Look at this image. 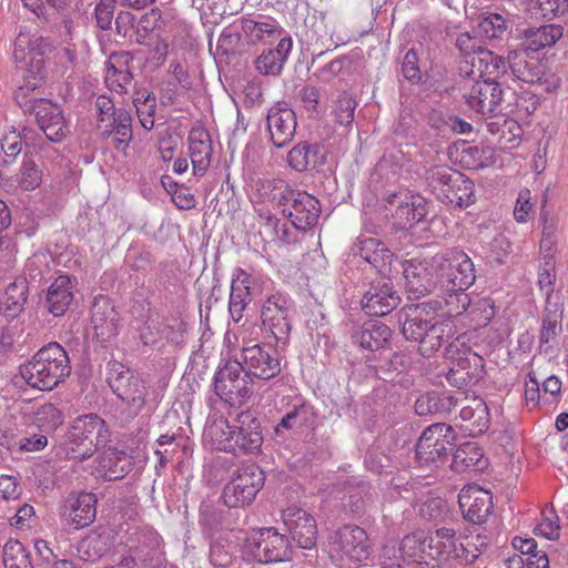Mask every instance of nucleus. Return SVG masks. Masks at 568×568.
<instances>
[{
    "mask_svg": "<svg viewBox=\"0 0 568 568\" xmlns=\"http://www.w3.org/2000/svg\"><path fill=\"white\" fill-rule=\"evenodd\" d=\"M392 332L378 320H371L357 326L352 332V341L363 349L378 351L389 341Z\"/></svg>",
    "mask_w": 568,
    "mask_h": 568,
    "instance_id": "obj_32",
    "label": "nucleus"
},
{
    "mask_svg": "<svg viewBox=\"0 0 568 568\" xmlns=\"http://www.w3.org/2000/svg\"><path fill=\"white\" fill-rule=\"evenodd\" d=\"M455 176L457 182L448 193H445V201L467 207L475 202L474 183L464 174Z\"/></svg>",
    "mask_w": 568,
    "mask_h": 568,
    "instance_id": "obj_61",
    "label": "nucleus"
},
{
    "mask_svg": "<svg viewBox=\"0 0 568 568\" xmlns=\"http://www.w3.org/2000/svg\"><path fill=\"white\" fill-rule=\"evenodd\" d=\"M561 320L562 313L558 307L554 310L546 307L539 334L540 344H548L561 333Z\"/></svg>",
    "mask_w": 568,
    "mask_h": 568,
    "instance_id": "obj_63",
    "label": "nucleus"
},
{
    "mask_svg": "<svg viewBox=\"0 0 568 568\" xmlns=\"http://www.w3.org/2000/svg\"><path fill=\"white\" fill-rule=\"evenodd\" d=\"M428 568H442L454 559L459 564H471L476 555H470L464 544L458 542L453 528L442 527L428 530Z\"/></svg>",
    "mask_w": 568,
    "mask_h": 568,
    "instance_id": "obj_12",
    "label": "nucleus"
},
{
    "mask_svg": "<svg viewBox=\"0 0 568 568\" xmlns=\"http://www.w3.org/2000/svg\"><path fill=\"white\" fill-rule=\"evenodd\" d=\"M488 131L499 135V143L504 148L513 149L519 145L524 130L514 119H505L501 124L490 122L487 124Z\"/></svg>",
    "mask_w": 568,
    "mask_h": 568,
    "instance_id": "obj_54",
    "label": "nucleus"
},
{
    "mask_svg": "<svg viewBox=\"0 0 568 568\" xmlns=\"http://www.w3.org/2000/svg\"><path fill=\"white\" fill-rule=\"evenodd\" d=\"M333 103L335 121L343 126H349L354 121V111L357 105L355 99L352 94L343 91L338 93Z\"/></svg>",
    "mask_w": 568,
    "mask_h": 568,
    "instance_id": "obj_64",
    "label": "nucleus"
},
{
    "mask_svg": "<svg viewBox=\"0 0 568 568\" xmlns=\"http://www.w3.org/2000/svg\"><path fill=\"white\" fill-rule=\"evenodd\" d=\"M133 57L129 52L112 53L106 63L105 83L108 88L120 94H128L133 84Z\"/></svg>",
    "mask_w": 568,
    "mask_h": 568,
    "instance_id": "obj_25",
    "label": "nucleus"
},
{
    "mask_svg": "<svg viewBox=\"0 0 568 568\" xmlns=\"http://www.w3.org/2000/svg\"><path fill=\"white\" fill-rule=\"evenodd\" d=\"M561 37L562 27L558 24H544L538 28H528L523 33V49L537 52L554 45Z\"/></svg>",
    "mask_w": 568,
    "mask_h": 568,
    "instance_id": "obj_41",
    "label": "nucleus"
},
{
    "mask_svg": "<svg viewBox=\"0 0 568 568\" xmlns=\"http://www.w3.org/2000/svg\"><path fill=\"white\" fill-rule=\"evenodd\" d=\"M24 113L33 114L40 131L53 143L61 142L69 133V128L60 105L47 99H28L20 102Z\"/></svg>",
    "mask_w": 568,
    "mask_h": 568,
    "instance_id": "obj_13",
    "label": "nucleus"
},
{
    "mask_svg": "<svg viewBox=\"0 0 568 568\" xmlns=\"http://www.w3.org/2000/svg\"><path fill=\"white\" fill-rule=\"evenodd\" d=\"M400 297L390 282L377 280L371 283L361 301L362 310L369 316H385L395 310Z\"/></svg>",
    "mask_w": 568,
    "mask_h": 568,
    "instance_id": "obj_21",
    "label": "nucleus"
},
{
    "mask_svg": "<svg viewBox=\"0 0 568 568\" xmlns=\"http://www.w3.org/2000/svg\"><path fill=\"white\" fill-rule=\"evenodd\" d=\"M456 404L457 400L453 396L426 393L420 395L415 402V412L419 416L444 414L449 413Z\"/></svg>",
    "mask_w": 568,
    "mask_h": 568,
    "instance_id": "obj_48",
    "label": "nucleus"
},
{
    "mask_svg": "<svg viewBox=\"0 0 568 568\" xmlns=\"http://www.w3.org/2000/svg\"><path fill=\"white\" fill-rule=\"evenodd\" d=\"M97 129L101 136L111 138L113 148L121 153H125L133 139L132 116L122 108L110 120L98 123Z\"/></svg>",
    "mask_w": 568,
    "mask_h": 568,
    "instance_id": "obj_26",
    "label": "nucleus"
},
{
    "mask_svg": "<svg viewBox=\"0 0 568 568\" xmlns=\"http://www.w3.org/2000/svg\"><path fill=\"white\" fill-rule=\"evenodd\" d=\"M267 131L275 148L288 145L296 132V114L286 103H275L267 112Z\"/></svg>",
    "mask_w": 568,
    "mask_h": 568,
    "instance_id": "obj_20",
    "label": "nucleus"
},
{
    "mask_svg": "<svg viewBox=\"0 0 568 568\" xmlns=\"http://www.w3.org/2000/svg\"><path fill=\"white\" fill-rule=\"evenodd\" d=\"M294 312L293 300L282 292L270 294L261 304L262 331L268 338H273L274 345L282 351H285L290 343Z\"/></svg>",
    "mask_w": 568,
    "mask_h": 568,
    "instance_id": "obj_6",
    "label": "nucleus"
},
{
    "mask_svg": "<svg viewBox=\"0 0 568 568\" xmlns=\"http://www.w3.org/2000/svg\"><path fill=\"white\" fill-rule=\"evenodd\" d=\"M387 203L388 210H394V216L402 227H412L424 221L428 214L427 201L420 195L394 193L388 196Z\"/></svg>",
    "mask_w": 568,
    "mask_h": 568,
    "instance_id": "obj_22",
    "label": "nucleus"
},
{
    "mask_svg": "<svg viewBox=\"0 0 568 568\" xmlns=\"http://www.w3.org/2000/svg\"><path fill=\"white\" fill-rule=\"evenodd\" d=\"M91 324L101 342L109 341L119 333L121 318L112 301L105 295L94 297L91 306Z\"/></svg>",
    "mask_w": 568,
    "mask_h": 568,
    "instance_id": "obj_23",
    "label": "nucleus"
},
{
    "mask_svg": "<svg viewBox=\"0 0 568 568\" xmlns=\"http://www.w3.org/2000/svg\"><path fill=\"white\" fill-rule=\"evenodd\" d=\"M332 544L342 557L355 562L366 560L372 551L366 531L356 525H345L336 530Z\"/></svg>",
    "mask_w": 568,
    "mask_h": 568,
    "instance_id": "obj_19",
    "label": "nucleus"
},
{
    "mask_svg": "<svg viewBox=\"0 0 568 568\" xmlns=\"http://www.w3.org/2000/svg\"><path fill=\"white\" fill-rule=\"evenodd\" d=\"M110 440V430L100 416L87 414L78 416L70 424L63 442L69 458L88 459Z\"/></svg>",
    "mask_w": 568,
    "mask_h": 568,
    "instance_id": "obj_3",
    "label": "nucleus"
},
{
    "mask_svg": "<svg viewBox=\"0 0 568 568\" xmlns=\"http://www.w3.org/2000/svg\"><path fill=\"white\" fill-rule=\"evenodd\" d=\"M37 426L45 433L54 432L63 423V414L51 403L38 407L34 417Z\"/></svg>",
    "mask_w": 568,
    "mask_h": 568,
    "instance_id": "obj_62",
    "label": "nucleus"
},
{
    "mask_svg": "<svg viewBox=\"0 0 568 568\" xmlns=\"http://www.w3.org/2000/svg\"><path fill=\"white\" fill-rule=\"evenodd\" d=\"M110 550L109 537L98 534L89 535L77 545V554L84 562H95Z\"/></svg>",
    "mask_w": 568,
    "mask_h": 568,
    "instance_id": "obj_47",
    "label": "nucleus"
},
{
    "mask_svg": "<svg viewBox=\"0 0 568 568\" xmlns=\"http://www.w3.org/2000/svg\"><path fill=\"white\" fill-rule=\"evenodd\" d=\"M256 280L243 270H237L231 284L229 302L250 303L256 293Z\"/></svg>",
    "mask_w": 568,
    "mask_h": 568,
    "instance_id": "obj_55",
    "label": "nucleus"
},
{
    "mask_svg": "<svg viewBox=\"0 0 568 568\" xmlns=\"http://www.w3.org/2000/svg\"><path fill=\"white\" fill-rule=\"evenodd\" d=\"M316 419L315 412L312 406L301 404L294 406L287 412L275 427L277 436L282 435L283 429L288 430L295 427H311L314 425Z\"/></svg>",
    "mask_w": 568,
    "mask_h": 568,
    "instance_id": "obj_49",
    "label": "nucleus"
},
{
    "mask_svg": "<svg viewBox=\"0 0 568 568\" xmlns=\"http://www.w3.org/2000/svg\"><path fill=\"white\" fill-rule=\"evenodd\" d=\"M17 182L24 191L36 190L42 182V170L33 159L28 155V152H24Z\"/></svg>",
    "mask_w": 568,
    "mask_h": 568,
    "instance_id": "obj_60",
    "label": "nucleus"
},
{
    "mask_svg": "<svg viewBox=\"0 0 568 568\" xmlns=\"http://www.w3.org/2000/svg\"><path fill=\"white\" fill-rule=\"evenodd\" d=\"M243 32L251 38L253 42H268L281 36L283 29L275 19L256 21L253 19L242 20Z\"/></svg>",
    "mask_w": 568,
    "mask_h": 568,
    "instance_id": "obj_46",
    "label": "nucleus"
},
{
    "mask_svg": "<svg viewBox=\"0 0 568 568\" xmlns=\"http://www.w3.org/2000/svg\"><path fill=\"white\" fill-rule=\"evenodd\" d=\"M352 250L354 255L361 256L378 272H383L393 258L392 252L375 237L359 239Z\"/></svg>",
    "mask_w": 568,
    "mask_h": 568,
    "instance_id": "obj_38",
    "label": "nucleus"
},
{
    "mask_svg": "<svg viewBox=\"0 0 568 568\" xmlns=\"http://www.w3.org/2000/svg\"><path fill=\"white\" fill-rule=\"evenodd\" d=\"M424 311L425 307L416 306L404 321L402 333L407 341L418 343L420 355L430 357L453 337L454 324L447 318L425 317Z\"/></svg>",
    "mask_w": 568,
    "mask_h": 568,
    "instance_id": "obj_4",
    "label": "nucleus"
},
{
    "mask_svg": "<svg viewBox=\"0 0 568 568\" xmlns=\"http://www.w3.org/2000/svg\"><path fill=\"white\" fill-rule=\"evenodd\" d=\"M435 256L415 257L403 263L406 292L409 298L418 300L432 293L437 285Z\"/></svg>",
    "mask_w": 568,
    "mask_h": 568,
    "instance_id": "obj_16",
    "label": "nucleus"
},
{
    "mask_svg": "<svg viewBox=\"0 0 568 568\" xmlns=\"http://www.w3.org/2000/svg\"><path fill=\"white\" fill-rule=\"evenodd\" d=\"M206 436L216 449L235 455L255 454L263 444L261 422L252 410L239 413L232 423L225 418L215 420Z\"/></svg>",
    "mask_w": 568,
    "mask_h": 568,
    "instance_id": "obj_1",
    "label": "nucleus"
},
{
    "mask_svg": "<svg viewBox=\"0 0 568 568\" xmlns=\"http://www.w3.org/2000/svg\"><path fill=\"white\" fill-rule=\"evenodd\" d=\"M445 356L457 369L467 373L475 382H479L484 372V358L474 352L458 337L445 349Z\"/></svg>",
    "mask_w": 568,
    "mask_h": 568,
    "instance_id": "obj_24",
    "label": "nucleus"
},
{
    "mask_svg": "<svg viewBox=\"0 0 568 568\" xmlns=\"http://www.w3.org/2000/svg\"><path fill=\"white\" fill-rule=\"evenodd\" d=\"M459 171L453 170L446 165H438L430 168L426 173L428 186L433 190L436 196L445 201V193H448L457 182L455 175H462Z\"/></svg>",
    "mask_w": 568,
    "mask_h": 568,
    "instance_id": "obj_45",
    "label": "nucleus"
},
{
    "mask_svg": "<svg viewBox=\"0 0 568 568\" xmlns=\"http://www.w3.org/2000/svg\"><path fill=\"white\" fill-rule=\"evenodd\" d=\"M281 349L275 346L254 344L251 346H243L242 348V365L247 375L261 378L271 379L281 373V363L277 352Z\"/></svg>",
    "mask_w": 568,
    "mask_h": 568,
    "instance_id": "obj_17",
    "label": "nucleus"
},
{
    "mask_svg": "<svg viewBox=\"0 0 568 568\" xmlns=\"http://www.w3.org/2000/svg\"><path fill=\"white\" fill-rule=\"evenodd\" d=\"M131 468V457L112 448L104 450L97 459L98 475L108 480L123 478Z\"/></svg>",
    "mask_w": 568,
    "mask_h": 568,
    "instance_id": "obj_37",
    "label": "nucleus"
},
{
    "mask_svg": "<svg viewBox=\"0 0 568 568\" xmlns=\"http://www.w3.org/2000/svg\"><path fill=\"white\" fill-rule=\"evenodd\" d=\"M464 519L473 525H483L493 513V499H457Z\"/></svg>",
    "mask_w": 568,
    "mask_h": 568,
    "instance_id": "obj_52",
    "label": "nucleus"
},
{
    "mask_svg": "<svg viewBox=\"0 0 568 568\" xmlns=\"http://www.w3.org/2000/svg\"><path fill=\"white\" fill-rule=\"evenodd\" d=\"M459 416L462 420L468 423L465 429L471 436L483 434L489 427V410L481 398L475 397L468 405L463 406Z\"/></svg>",
    "mask_w": 568,
    "mask_h": 568,
    "instance_id": "obj_42",
    "label": "nucleus"
},
{
    "mask_svg": "<svg viewBox=\"0 0 568 568\" xmlns=\"http://www.w3.org/2000/svg\"><path fill=\"white\" fill-rule=\"evenodd\" d=\"M282 520L291 536V544L302 549H313L317 540V525L315 518L306 510L297 507H287L282 511Z\"/></svg>",
    "mask_w": 568,
    "mask_h": 568,
    "instance_id": "obj_18",
    "label": "nucleus"
},
{
    "mask_svg": "<svg viewBox=\"0 0 568 568\" xmlns=\"http://www.w3.org/2000/svg\"><path fill=\"white\" fill-rule=\"evenodd\" d=\"M487 465L481 448L474 443H465L455 450L450 468L456 473L481 471Z\"/></svg>",
    "mask_w": 568,
    "mask_h": 568,
    "instance_id": "obj_39",
    "label": "nucleus"
},
{
    "mask_svg": "<svg viewBox=\"0 0 568 568\" xmlns=\"http://www.w3.org/2000/svg\"><path fill=\"white\" fill-rule=\"evenodd\" d=\"M293 41L290 36L283 37L275 49L264 50L255 60L256 70L264 75H278L292 51Z\"/></svg>",
    "mask_w": 568,
    "mask_h": 568,
    "instance_id": "obj_33",
    "label": "nucleus"
},
{
    "mask_svg": "<svg viewBox=\"0 0 568 568\" xmlns=\"http://www.w3.org/2000/svg\"><path fill=\"white\" fill-rule=\"evenodd\" d=\"M455 48L459 51L460 55L465 59L471 69L466 71L467 75H475V67L479 51H484V47L476 37L470 36L468 32L458 33L454 41Z\"/></svg>",
    "mask_w": 568,
    "mask_h": 568,
    "instance_id": "obj_56",
    "label": "nucleus"
},
{
    "mask_svg": "<svg viewBox=\"0 0 568 568\" xmlns=\"http://www.w3.org/2000/svg\"><path fill=\"white\" fill-rule=\"evenodd\" d=\"M456 433L445 423H435L426 427L419 436L415 455L420 466L437 467L447 459L455 447Z\"/></svg>",
    "mask_w": 568,
    "mask_h": 568,
    "instance_id": "obj_9",
    "label": "nucleus"
},
{
    "mask_svg": "<svg viewBox=\"0 0 568 568\" xmlns=\"http://www.w3.org/2000/svg\"><path fill=\"white\" fill-rule=\"evenodd\" d=\"M70 506H65L63 516L73 524L77 529L89 526L97 516L98 499H71Z\"/></svg>",
    "mask_w": 568,
    "mask_h": 568,
    "instance_id": "obj_43",
    "label": "nucleus"
},
{
    "mask_svg": "<svg viewBox=\"0 0 568 568\" xmlns=\"http://www.w3.org/2000/svg\"><path fill=\"white\" fill-rule=\"evenodd\" d=\"M262 186L267 200L281 206L283 214H286L300 192L291 187V185L282 179L266 180L263 182Z\"/></svg>",
    "mask_w": 568,
    "mask_h": 568,
    "instance_id": "obj_44",
    "label": "nucleus"
},
{
    "mask_svg": "<svg viewBox=\"0 0 568 568\" xmlns=\"http://www.w3.org/2000/svg\"><path fill=\"white\" fill-rule=\"evenodd\" d=\"M478 29L489 40H504L510 34V22L499 13H489L480 20Z\"/></svg>",
    "mask_w": 568,
    "mask_h": 568,
    "instance_id": "obj_57",
    "label": "nucleus"
},
{
    "mask_svg": "<svg viewBox=\"0 0 568 568\" xmlns=\"http://www.w3.org/2000/svg\"><path fill=\"white\" fill-rule=\"evenodd\" d=\"M503 97L501 84L495 79L488 78L476 81L464 94V100L470 111L484 118H493L503 111Z\"/></svg>",
    "mask_w": 568,
    "mask_h": 568,
    "instance_id": "obj_15",
    "label": "nucleus"
},
{
    "mask_svg": "<svg viewBox=\"0 0 568 568\" xmlns=\"http://www.w3.org/2000/svg\"><path fill=\"white\" fill-rule=\"evenodd\" d=\"M253 381L244 371L242 362L229 361L214 377L216 395L231 406H240L253 394Z\"/></svg>",
    "mask_w": 568,
    "mask_h": 568,
    "instance_id": "obj_11",
    "label": "nucleus"
},
{
    "mask_svg": "<svg viewBox=\"0 0 568 568\" xmlns=\"http://www.w3.org/2000/svg\"><path fill=\"white\" fill-rule=\"evenodd\" d=\"M528 51L515 49L508 52V65L515 79L525 83L540 82L544 72L542 67L536 60L528 59Z\"/></svg>",
    "mask_w": 568,
    "mask_h": 568,
    "instance_id": "obj_36",
    "label": "nucleus"
},
{
    "mask_svg": "<svg viewBox=\"0 0 568 568\" xmlns=\"http://www.w3.org/2000/svg\"><path fill=\"white\" fill-rule=\"evenodd\" d=\"M435 263L444 291H467L476 280L470 257L459 250H447L435 256Z\"/></svg>",
    "mask_w": 568,
    "mask_h": 568,
    "instance_id": "obj_10",
    "label": "nucleus"
},
{
    "mask_svg": "<svg viewBox=\"0 0 568 568\" xmlns=\"http://www.w3.org/2000/svg\"><path fill=\"white\" fill-rule=\"evenodd\" d=\"M263 485V471L254 464L244 466L225 486L222 497H255Z\"/></svg>",
    "mask_w": 568,
    "mask_h": 568,
    "instance_id": "obj_27",
    "label": "nucleus"
},
{
    "mask_svg": "<svg viewBox=\"0 0 568 568\" xmlns=\"http://www.w3.org/2000/svg\"><path fill=\"white\" fill-rule=\"evenodd\" d=\"M189 155L195 176H203L211 164L213 153L209 132L203 128H193L189 133Z\"/></svg>",
    "mask_w": 568,
    "mask_h": 568,
    "instance_id": "obj_31",
    "label": "nucleus"
},
{
    "mask_svg": "<svg viewBox=\"0 0 568 568\" xmlns=\"http://www.w3.org/2000/svg\"><path fill=\"white\" fill-rule=\"evenodd\" d=\"M22 146L28 153H39L43 150L44 141L42 135L31 128H23L21 132L12 129L1 139V150L9 159L14 160L21 153Z\"/></svg>",
    "mask_w": 568,
    "mask_h": 568,
    "instance_id": "obj_29",
    "label": "nucleus"
},
{
    "mask_svg": "<svg viewBox=\"0 0 568 568\" xmlns=\"http://www.w3.org/2000/svg\"><path fill=\"white\" fill-rule=\"evenodd\" d=\"M320 213L318 200L307 192L301 191L285 215L296 230L306 231L317 223Z\"/></svg>",
    "mask_w": 568,
    "mask_h": 568,
    "instance_id": "obj_28",
    "label": "nucleus"
},
{
    "mask_svg": "<svg viewBox=\"0 0 568 568\" xmlns=\"http://www.w3.org/2000/svg\"><path fill=\"white\" fill-rule=\"evenodd\" d=\"M244 552L261 564L291 560L292 544L290 539L274 527L254 530L245 538Z\"/></svg>",
    "mask_w": 568,
    "mask_h": 568,
    "instance_id": "obj_8",
    "label": "nucleus"
},
{
    "mask_svg": "<svg viewBox=\"0 0 568 568\" xmlns=\"http://www.w3.org/2000/svg\"><path fill=\"white\" fill-rule=\"evenodd\" d=\"M202 499L200 521L204 534L212 536L219 528L229 527L240 520V509L251 505V499Z\"/></svg>",
    "mask_w": 568,
    "mask_h": 568,
    "instance_id": "obj_14",
    "label": "nucleus"
},
{
    "mask_svg": "<svg viewBox=\"0 0 568 568\" xmlns=\"http://www.w3.org/2000/svg\"><path fill=\"white\" fill-rule=\"evenodd\" d=\"M400 558L408 564H417L428 568V534L417 529L406 535L399 544Z\"/></svg>",
    "mask_w": 568,
    "mask_h": 568,
    "instance_id": "obj_35",
    "label": "nucleus"
},
{
    "mask_svg": "<svg viewBox=\"0 0 568 568\" xmlns=\"http://www.w3.org/2000/svg\"><path fill=\"white\" fill-rule=\"evenodd\" d=\"M170 327L165 325L156 312L148 310V318L140 327V339L144 345L154 346Z\"/></svg>",
    "mask_w": 568,
    "mask_h": 568,
    "instance_id": "obj_59",
    "label": "nucleus"
},
{
    "mask_svg": "<svg viewBox=\"0 0 568 568\" xmlns=\"http://www.w3.org/2000/svg\"><path fill=\"white\" fill-rule=\"evenodd\" d=\"M106 382L118 398L128 406L129 416H138L145 405L148 394L139 374L124 364L112 361L108 363Z\"/></svg>",
    "mask_w": 568,
    "mask_h": 568,
    "instance_id": "obj_7",
    "label": "nucleus"
},
{
    "mask_svg": "<svg viewBox=\"0 0 568 568\" xmlns=\"http://www.w3.org/2000/svg\"><path fill=\"white\" fill-rule=\"evenodd\" d=\"M20 375L32 388L51 390L71 374L67 351L57 342L41 347L30 361L20 366Z\"/></svg>",
    "mask_w": 568,
    "mask_h": 568,
    "instance_id": "obj_2",
    "label": "nucleus"
},
{
    "mask_svg": "<svg viewBox=\"0 0 568 568\" xmlns=\"http://www.w3.org/2000/svg\"><path fill=\"white\" fill-rule=\"evenodd\" d=\"M2 558L4 568H33L30 552L16 539L4 544Z\"/></svg>",
    "mask_w": 568,
    "mask_h": 568,
    "instance_id": "obj_58",
    "label": "nucleus"
},
{
    "mask_svg": "<svg viewBox=\"0 0 568 568\" xmlns=\"http://www.w3.org/2000/svg\"><path fill=\"white\" fill-rule=\"evenodd\" d=\"M445 304L452 316H458L468 310L475 316L476 311L483 312V316L478 322L488 323L494 316V308L487 301H479L476 305H471V300L466 291H445Z\"/></svg>",
    "mask_w": 568,
    "mask_h": 568,
    "instance_id": "obj_34",
    "label": "nucleus"
},
{
    "mask_svg": "<svg viewBox=\"0 0 568 568\" xmlns=\"http://www.w3.org/2000/svg\"><path fill=\"white\" fill-rule=\"evenodd\" d=\"M75 281L69 275H59L48 286L43 307L53 316L63 315L73 301Z\"/></svg>",
    "mask_w": 568,
    "mask_h": 568,
    "instance_id": "obj_30",
    "label": "nucleus"
},
{
    "mask_svg": "<svg viewBox=\"0 0 568 568\" xmlns=\"http://www.w3.org/2000/svg\"><path fill=\"white\" fill-rule=\"evenodd\" d=\"M28 284L24 278L10 283L0 296V308H3L10 316L19 313L27 302Z\"/></svg>",
    "mask_w": 568,
    "mask_h": 568,
    "instance_id": "obj_50",
    "label": "nucleus"
},
{
    "mask_svg": "<svg viewBox=\"0 0 568 568\" xmlns=\"http://www.w3.org/2000/svg\"><path fill=\"white\" fill-rule=\"evenodd\" d=\"M51 48L47 38L32 34L27 30H20L14 48L13 61L17 71L23 79V87L20 90H36L44 81V59L43 54Z\"/></svg>",
    "mask_w": 568,
    "mask_h": 568,
    "instance_id": "obj_5",
    "label": "nucleus"
},
{
    "mask_svg": "<svg viewBox=\"0 0 568 568\" xmlns=\"http://www.w3.org/2000/svg\"><path fill=\"white\" fill-rule=\"evenodd\" d=\"M475 69L480 78L488 75L497 81V78L505 75L509 69L508 57L504 58L485 48L484 51H479Z\"/></svg>",
    "mask_w": 568,
    "mask_h": 568,
    "instance_id": "obj_53",
    "label": "nucleus"
},
{
    "mask_svg": "<svg viewBox=\"0 0 568 568\" xmlns=\"http://www.w3.org/2000/svg\"><path fill=\"white\" fill-rule=\"evenodd\" d=\"M132 102L141 125L146 130L153 129L156 109L155 95L144 88H136L133 92Z\"/></svg>",
    "mask_w": 568,
    "mask_h": 568,
    "instance_id": "obj_51",
    "label": "nucleus"
},
{
    "mask_svg": "<svg viewBox=\"0 0 568 568\" xmlns=\"http://www.w3.org/2000/svg\"><path fill=\"white\" fill-rule=\"evenodd\" d=\"M324 162V151L318 144L298 143L287 154L288 165L297 172L314 169Z\"/></svg>",
    "mask_w": 568,
    "mask_h": 568,
    "instance_id": "obj_40",
    "label": "nucleus"
}]
</instances>
